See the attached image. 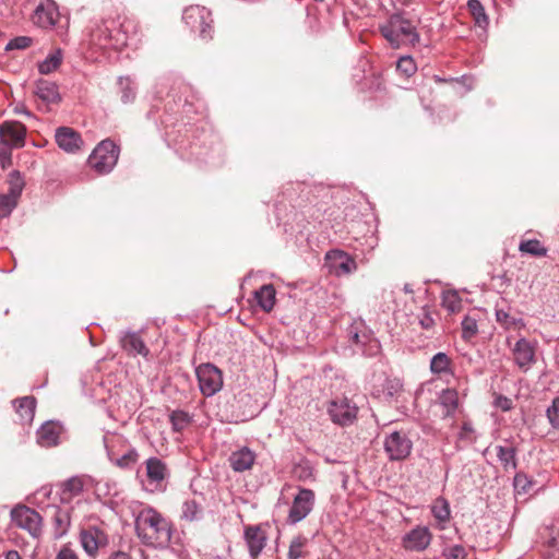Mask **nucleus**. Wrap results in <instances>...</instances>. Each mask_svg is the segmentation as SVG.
Here are the masks:
<instances>
[{"label":"nucleus","mask_w":559,"mask_h":559,"mask_svg":"<svg viewBox=\"0 0 559 559\" xmlns=\"http://www.w3.org/2000/svg\"><path fill=\"white\" fill-rule=\"evenodd\" d=\"M243 537L251 559H257L266 546V533L260 525H249L245 527Z\"/></svg>","instance_id":"6ab92c4d"},{"label":"nucleus","mask_w":559,"mask_h":559,"mask_svg":"<svg viewBox=\"0 0 559 559\" xmlns=\"http://www.w3.org/2000/svg\"><path fill=\"white\" fill-rule=\"evenodd\" d=\"M257 455L254 451H252L248 447H242L229 455V465L234 472L242 473L251 469L255 462Z\"/></svg>","instance_id":"5701e85b"},{"label":"nucleus","mask_w":559,"mask_h":559,"mask_svg":"<svg viewBox=\"0 0 559 559\" xmlns=\"http://www.w3.org/2000/svg\"><path fill=\"white\" fill-rule=\"evenodd\" d=\"M24 188V180L17 170H13L9 175V194L20 199Z\"/></svg>","instance_id":"c03bdc74"},{"label":"nucleus","mask_w":559,"mask_h":559,"mask_svg":"<svg viewBox=\"0 0 559 559\" xmlns=\"http://www.w3.org/2000/svg\"><path fill=\"white\" fill-rule=\"evenodd\" d=\"M326 265L337 276L350 274L356 270L355 260L342 250H331L325 254Z\"/></svg>","instance_id":"f3484780"},{"label":"nucleus","mask_w":559,"mask_h":559,"mask_svg":"<svg viewBox=\"0 0 559 559\" xmlns=\"http://www.w3.org/2000/svg\"><path fill=\"white\" fill-rule=\"evenodd\" d=\"M467 8L474 19L475 24L478 27L486 29L489 24V19L481 2L479 0H468Z\"/></svg>","instance_id":"72a5a7b5"},{"label":"nucleus","mask_w":559,"mask_h":559,"mask_svg":"<svg viewBox=\"0 0 559 559\" xmlns=\"http://www.w3.org/2000/svg\"><path fill=\"white\" fill-rule=\"evenodd\" d=\"M513 485L518 492H527L528 487L532 485V483L526 474L516 473L513 479Z\"/></svg>","instance_id":"5fc2aeb1"},{"label":"nucleus","mask_w":559,"mask_h":559,"mask_svg":"<svg viewBox=\"0 0 559 559\" xmlns=\"http://www.w3.org/2000/svg\"><path fill=\"white\" fill-rule=\"evenodd\" d=\"M133 509L134 527L140 540L153 548H165L171 539V525L159 512L151 507L136 506Z\"/></svg>","instance_id":"f03ea898"},{"label":"nucleus","mask_w":559,"mask_h":559,"mask_svg":"<svg viewBox=\"0 0 559 559\" xmlns=\"http://www.w3.org/2000/svg\"><path fill=\"white\" fill-rule=\"evenodd\" d=\"M35 94L45 103H58L61 99L58 85L48 80L36 82Z\"/></svg>","instance_id":"c85d7f7f"},{"label":"nucleus","mask_w":559,"mask_h":559,"mask_svg":"<svg viewBox=\"0 0 559 559\" xmlns=\"http://www.w3.org/2000/svg\"><path fill=\"white\" fill-rule=\"evenodd\" d=\"M546 415L551 427L559 429V397L552 400L551 405L546 411Z\"/></svg>","instance_id":"3c124183"},{"label":"nucleus","mask_w":559,"mask_h":559,"mask_svg":"<svg viewBox=\"0 0 559 559\" xmlns=\"http://www.w3.org/2000/svg\"><path fill=\"white\" fill-rule=\"evenodd\" d=\"M12 523L26 531L33 538H39L43 534V518L34 509L19 504L10 512Z\"/></svg>","instance_id":"0eeeda50"},{"label":"nucleus","mask_w":559,"mask_h":559,"mask_svg":"<svg viewBox=\"0 0 559 559\" xmlns=\"http://www.w3.org/2000/svg\"><path fill=\"white\" fill-rule=\"evenodd\" d=\"M63 427L59 421L48 420L36 431L37 442L43 448L56 447L60 443Z\"/></svg>","instance_id":"aec40b11"},{"label":"nucleus","mask_w":559,"mask_h":559,"mask_svg":"<svg viewBox=\"0 0 559 559\" xmlns=\"http://www.w3.org/2000/svg\"><path fill=\"white\" fill-rule=\"evenodd\" d=\"M5 559H22V558L16 550H9L5 554Z\"/></svg>","instance_id":"680f3d73"},{"label":"nucleus","mask_w":559,"mask_h":559,"mask_svg":"<svg viewBox=\"0 0 559 559\" xmlns=\"http://www.w3.org/2000/svg\"><path fill=\"white\" fill-rule=\"evenodd\" d=\"M307 539L302 536L295 537L289 545L287 557L288 559H300L305 556L304 547L306 546Z\"/></svg>","instance_id":"09e8293b"},{"label":"nucleus","mask_w":559,"mask_h":559,"mask_svg":"<svg viewBox=\"0 0 559 559\" xmlns=\"http://www.w3.org/2000/svg\"><path fill=\"white\" fill-rule=\"evenodd\" d=\"M136 32L135 22L126 16L108 17L97 24L90 34V44L100 50L119 51Z\"/></svg>","instance_id":"f257e3e1"},{"label":"nucleus","mask_w":559,"mask_h":559,"mask_svg":"<svg viewBox=\"0 0 559 559\" xmlns=\"http://www.w3.org/2000/svg\"><path fill=\"white\" fill-rule=\"evenodd\" d=\"M56 559H79V557L70 546L64 545L58 551Z\"/></svg>","instance_id":"13d9d810"},{"label":"nucleus","mask_w":559,"mask_h":559,"mask_svg":"<svg viewBox=\"0 0 559 559\" xmlns=\"http://www.w3.org/2000/svg\"><path fill=\"white\" fill-rule=\"evenodd\" d=\"M202 515V509L195 500H186L181 507V518L187 521H197Z\"/></svg>","instance_id":"a19ab883"},{"label":"nucleus","mask_w":559,"mask_h":559,"mask_svg":"<svg viewBox=\"0 0 559 559\" xmlns=\"http://www.w3.org/2000/svg\"><path fill=\"white\" fill-rule=\"evenodd\" d=\"M22 424H31L35 416L36 400L25 396L13 402Z\"/></svg>","instance_id":"7c9ffc66"},{"label":"nucleus","mask_w":559,"mask_h":559,"mask_svg":"<svg viewBox=\"0 0 559 559\" xmlns=\"http://www.w3.org/2000/svg\"><path fill=\"white\" fill-rule=\"evenodd\" d=\"M462 337L465 341L472 340L478 333L477 320L471 316H465L462 320Z\"/></svg>","instance_id":"de8ad7c7"},{"label":"nucleus","mask_w":559,"mask_h":559,"mask_svg":"<svg viewBox=\"0 0 559 559\" xmlns=\"http://www.w3.org/2000/svg\"><path fill=\"white\" fill-rule=\"evenodd\" d=\"M431 513L439 524L447 523L451 516L448 500L443 497H438L431 504Z\"/></svg>","instance_id":"f704fd0d"},{"label":"nucleus","mask_w":559,"mask_h":559,"mask_svg":"<svg viewBox=\"0 0 559 559\" xmlns=\"http://www.w3.org/2000/svg\"><path fill=\"white\" fill-rule=\"evenodd\" d=\"M498 461L506 472L515 471L518 467L516 449L498 444L496 445Z\"/></svg>","instance_id":"2f4dec72"},{"label":"nucleus","mask_w":559,"mask_h":559,"mask_svg":"<svg viewBox=\"0 0 559 559\" xmlns=\"http://www.w3.org/2000/svg\"><path fill=\"white\" fill-rule=\"evenodd\" d=\"M403 392V382L399 378H386L380 386H374L372 395L383 402L397 401Z\"/></svg>","instance_id":"4be33fe9"},{"label":"nucleus","mask_w":559,"mask_h":559,"mask_svg":"<svg viewBox=\"0 0 559 559\" xmlns=\"http://www.w3.org/2000/svg\"><path fill=\"white\" fill-rule=\"evenodd\" d=\"M396 70L406 78H409L417 71V66L411 56H402L396 62Z\"/></svg>","instance_id":"a18cd8bd"},{"label":"nucleus","mask_w":559,"mask_h":559,"mask_svg":"<svg viewBox=\"0 0 559 559\" xmlns=\"http://www.w3.org/2000/svg\"><path fill=\"white\" fill-rule=\"evenodd\" d=\"M120 344L129 355H141L145 358L150 355V349L136 332H123V334L120 336Z\"/></svg>","instance_id":"393cba45"},{"label":"nucleus","mask_w":559,"mask_h":559,"mask_svg":"<svg viewBox=\"0 0 559 559\" xmlns=\"http://www.w3.org/2000/svg\"><path fill=\"white\" fill-rule=\"evenodd\" d=\"M495 405L503 412H508L513 407L512 400L504 395L496 396Z\"/></svg>","instance_id":"4d7b16f0"},{"label":"nucleus","mask_w":559,"mask_h":559,"mask_svg":"<svg viewBox=\"0 0 559 559\" xmlns=\"http://www.w3.org/2000/svg\"><path fill=\"white\" fill-rule=\"evenodd\" d=\"M52 509L55 537L60 538L64 536L69 531L71 524L70 511L68 509H63L57 506H53Z\"/></svg>","instance_id":"cd10ccee"},{"label":"nucleus","mask_w":559,"mask_h":559,"mask_svg":"<svg viewBox=\"0 0 559 559\" xmlns=\"http://www.w3.org/2000/svg\"><path fill=\"white\" fill-rule=\"evenodd\" d=\"M460 80H461L462 82L472 81V79H471V78H467V76H465V75H464V76H462Z\"/></svg>","instance_id":"0e129e2a"},{"label":"nucleus","mask_w":559,"mask_h":559,"mask_svg":"<svg viewBox=\"0 0 559 559\" xmlns=\"http://www.w3.org/2000/svg\"><path fill=\"white\" fill-rule=\"evenodd\" d=\"M52 495V486L51 485H45L41 486L39 489H37L32 498L29 499V502L32 504L37 506L40 509H44L46 507H49V504H46V501L50 499V496Z\"/></svg>","instance_id":"79ce46f5"},{"label":"nucleus","mask_w":559,"mask_h":559,"mask_svg":"<svg viewBox=\"0 0 559 559\" xmlns=\"http://www.w3.org/2000/svg\"><path fill=\"white\" fill-rule=\"evenodd\" d=\"M199 389L204 396H213L223 386L222 371L213 364H201L195 368Z\"/></svg>","instance_id":"1a4fd4ad"},{"label":"nucleus","mask_w":559,"mask_h":559,"mask_svg":"<svg viewBox=\"0 0 559 559\" xmlns=\"http://www.w3.org/2000/svg\"><path fill=\"white\" fill-rule=\"evenodd\" d=\"M80 542L88 556H95L98 550L108 544L107 534L97 526H88L80 533Z\"/></svg>","instance_id":"2eb2a0df"},{"label":"nucleus","mask_w":559,"mask_h":559,"mask_svg":"<svg viewBox=\"0 0 559 559\" xmlns=\"http://www.w3.org/2000/svg\"><path fill=\"white\" fill-rule=\"evenodd\" d=\"M496 320L506 330L523 329L525 326L523 319L511 317L503 309L496 310Z\"/></svg>","instance_id":"4c0bfd02"},{"label":"nucleus","mask_w":559,"mask_h":559,"mask_svg":"<svg viewBox=\"0 0 559 559\" xmlns=\"http://www.w3.org/2000/svg\"><path fill=\"white\" fill-rule=\"evenodd\" d=\"M146 481L144 488L150 492H162L166 489V479L169 475L167 465L158 457H150L145 462Z\"/></svg>","instance_id":"9b49d317"},{"label":"nucleus","mask_w":559,"mask_h":559,"mask_svg":"<svg viewBox=\"0 0 559 559\" xmlns=\"http://www.w3.org/2000/svg\"><path fill=\"white\" fill-rule=\"evenodd\" d=\"M442 556L444 557V559H465L466 551L463 546L453 545L444 548L442 551Z\"/></svg>","instance_id":"864d4df0"},{"label":"nucleus","mask_w":559,"mask_h":559,"mask_svg":"<svg viewBox=\"0 0 559 559\" xmlns=\"http://www.w3.org/2000/svg\"><path fill=\"white\" fill-rule=\"evenodd\" d=\"M519 250L532 257H545L547 254V248L538 239L522 240Z\"/></svg>","instance_id":"e433bc0d"},{"label":"nucleus","mask_w":559,"mask_h":559,"mask_svg":"<svg viewBox=\"0 0 559 559\" xmlns=\"http://www.w3.org/2000/svg\"><path fill=\"white\" fill-rule=\"evenodd\" d=\"M421 326L425 329H429L432 325V319L429 316H426L425 319L420 321Z\"/></svg>","instance_id":"e2e57ef3"},{"label":"nucleus","mask_w":559,"mask_h":559,"mask_svg":"<svg viewBox=\"0 0 559 559\" xmlns=\"http://www.w3.org/2000/svg\"><path fill=\"white\" fill-rule=\"evenodd\" d=\"M328 414L334 424L345 427L356 420L358 407L345 396L336 397L329 403Z\"/></svg>","instance_id":"f8f14e48"},{"label":"nucleus","mask_w":559,"mask_h":559,"mask_svg":"<svg viewBox=\"0 0 559 559\" xmlns=\"http://www.w3.org/2000/svg\"><path fill=\"white\" fill-rule=\"evenodd\" d=\"M192 415L182 409H176L169 414V421L171 424L173 430L176 432L185 430L192 423Z\"/></svg>","instance_id":"c9c22d12"},{"label":"nucleus","mask_w":559,"mask_h":559,"mask_svg":"<svg viewBox=\"0 0 559 559\" xmlns=\"http://www.w3.org/2000/svg\"><path fill=\"white\" fill-rule=\"evenodd\" d=\"M348 337L356 352L374 357L381 352V344L364 321H354L348 328Z\"/></svg>","instance_id":"20e7f679"},{"label":"nucleus","mask_w":559,"mask_h":559,"mask_svg":"<svg viewBox=\"0 0 559 559\" xmlns=\"http://www.w3.org/2000/svg\"><path fill=\"white\" fill-rule=\"evenodd\" d=\"M384 452L390 461H404L413 450V441L403 431H393L385 436Z\"/></svg>","instance_id":"9d476101"},{"label":"nucleus","mask_w":559,"mask_h":559,"mask_svg":"<svg viewBox=\"0 0 559 559\" xmlns=\"http://www.w3.org/2000/svg\"><path fill=\"white\" fill-rule=\"evenodd\" d=\"M459 441H463L466 444H472L476 441L477 436L471 421H464L457 435Z\"/></svg>","instance_id":"8fccbe9b"},{"label":"nucleus","mask_w":559,"mask_h":559,"mask_svg":"<svg viewBox=\"0 0 559 559\" xmlns=\"http://www.w3.org/2000/svg\"><path fill=\"white\" fill-rule=\"evenodd\" d=\"M275 297L276 292L272 284H265L254 293L257 304L265 312H270L274 308Z\"/></svg>","instance_id":"c756f323"},{"label":"nucleus","mask_w":559,"mask_h":559,"mask_svg":"<svg viewBox=\"0 0 559 559\" xmlns=\"http://www.w3.org/2000/svg\"><path fill=\"white\" fill-rule=\"evenodd\" d=\"M86 485L83 476H72L58 484V495L62 504L71 503L75 498L82 496Z\"/></svg>","instance_id":"a211bd4d"},{"label":"nucleus","mask_w":559,"mask_h":559,"mask_svg":"<svg viewBox=\"0 0 559 559\" xmlns=\"http://www.w3.org/2000/svg\"><path fill=\"white\" fill-rule=\"evenodd\" d=\"M104 443L107 449V456L111 463L120 468H132L139 460V453L134 448H129L122 455L117 456L116 453L109 449L107 438H104Z\"/></svg>","instance_id":"bb28decb"},{"label":"nucleus","mask_w":559,"mask_h":559,"mask_svg":"<svg viewBox=\"0 0 559 559\" xmlns=\"http://www.w3.org/2000/svg\"><path fill=\"white\" fill-rule=\"evenodd\" d=\"M182 20L185 24L193 33H198L202 39L212 38V14L205 8L201 5H190L185 9L182 13Z\"/></svg>","instance_id":"423d86ee"},{"label":"nucleus","mask_w":559,"mask_h":559,"mask_svg":"<svg viewBox=\"0 0 559 559\" xmlns=\"http://www.w3.org/2000/svg\"><path fill=\"white\" fill-rule=\"evenodd\" d=\"M0 136L11 147H22L25 143L26 128L17 121H7L0 126Z\"/></svg>","instance_id":"412c9836"},{"label":"nucleus","mask_w":559,"mask_h":559,"mask_svg":"<svg viewBox=\"0 0 559 559\" xmlns=\"http://www.w3.org/2000/svg\"><path fill=\"white\" fill-rule=\"evenodd\" d=\"M14 110L17 114H22V115H25L27 117H33L32 112L29 110H27L24 105L16 106Z\"/></svg>","instance_id":"bf43d9fd"},{"label":"nucleus","mask_w":559,"mask_h":559,"mask_svg":"<svg viewBox=\"0 0 559 559\" xmlns=\"http://www.w3.org/2000/svg\"><path fill=\"white\" fill-rule=\"evenodd\" d=\"M432 540L429 527L416 525L402 536L401 545L406 551L421 552L426 550Z\"/></svg>","instance_id":"ddd939ff"},{"label":"nucleus","mask_w":559,"mask_h":559,"mask_svg":"<svg viewBox=\"0 0 559 559\" xmlns=\"http://www.w3.org/2000/svg\"><path fill=\"white\" fill-rule=\"evenodd\" d=\"M442 306L452 313L457 312L462 307L461 297L454 290L445 292L442 295Z\"/></svg>","instance_id":"37998d69"},{"label":"nucleus","mask_w":559,"mask_h":559,"mask_svg":"<svg viewBox=\"0 0 559 559\" xmlns=\"http://www.w3.org/2000/svg\"><path fill=\"white\" fill-rule=\"evenodd\" d=\"M119 147L110 140L102 141L88 157V165L99 175L108 174L116 166Z\"/></svg>","instance_id":"39448f33"},{"label":"nucleus","mask_w":559,"mask_h":559,"mask_svg":"<svg viewBox=\"0 0 559 559\" xmlns=\"http://www.w3.org/2000/svg\"><path fill=\"white\" fill-rule=\"evenodd\" d=\"M110 559H131L130 555L123 551L114 554Z\"/></svg>","instance_id":"052dcab7"},{"label":"nucleus","mask_w":559,"mask_h":559,"mask_svg":"<svg viewBox=\"0 0 559 559\" xmlns=\"http://www.w3.org/2000/svg\"><path fill=\"white\" fill-rule=\"evenodd\" d=\"M62 53L60 49L55 50L48 55L41 62L38 63V71L41 74H49L53 72L61 63Z\"/></svg>","instance_id":"58836bf2"},{"label":"nucleus","mask_w":559,"mask_h":559,"mask_svg":"<svg viewBox=\"0 0 559 559\" xmlns=\"http://www.w3.org/2000/svg\"><path fill=\"white\" fill-rule=\"evenodd\" d=\"M512 355L514 364L526 372L536 362V345L527 338L521 337L515 342Z\"/></svg>","instance_id":"4468645a"},{"label":"nucleus","mask_w":559,"mask_h":559,"mask_svg":"<svg viewBox=\"0 0 559 559\" xmlns=\"http://www.w3.org/2000/svg\"><path fill=\"white\" fill-rule=\"evenodd\" d=\"M443 417H452L459 407V394L455 390H443L439 396Z\"/></svg>","instance_id":"473e14b6"},{"label":"nucleus","mask_w":559,"mask_h":559,"mask_svg":"<svg viewBox=\"0 0 559 559\" xmlns=\"http://www.w3.org/2000/svg\"><path fill=\"white\" fill-rule=\"evenodd\" d=\"M451 359L445 353L439 352L430 360V370L435 374L450 372Z\"/></svg>","instance_id":"ea45409f"},{"label":"nucleus","mask_w":559,"mask_h":559,"mask_svg":"<svg viewBox=\"0 0 559 559\" xmlns=\"http://www.w3.org/2000/svg\"><path fill=\"white\" fill-rule=\"evenodd\" d=\"M295 474L299 479L306 480L308 478H311L313 476V469L309 465H301L299 464L295 468Z\"/></svg>","instance_id":"6e6d98bb"},{"label":"nucleus","mask_w":559,"mask_h":559,"mask_svg":"<svg viewBox=\"0 0 559 559\" xmlns=\"http://www.w3.org/2000/svg\"><path fill=\"white\" fill-rule=\"evenodd\" d=\"M55 139L58 146L68 153L76 152L82 144L80 134L69 127H59L56 130Z\"/></svg>","instance_id":"b1692460"},{"label":"nucleus","mask_w":559,"mask_h":559,"mask_svg":"<svg viewBox=\"0 0 559 559\" xmlns=\"http://www.w3.org/2000/svg\"><path fill=\"white\" fill-rule=\"evenodd\" d=\"M59 9L53 0H41L36 7L32 20L41 28H52L59 19Z\"/></svg>","instance_id":"dca6fc26"},{"label":"nucleus","mask_w":559,"mask_h":559,"mask_svg":"<svg viewBox=\"0 0 559 559\" xmlns=\"http://www.w3.org/2000/svg\"><path fill=\"white\" fill-rule=\"evenodd\" d=\"M379 31L395 49L406 45L415 46L420 39L412 22L397 13L392 14L385 23L381 24Z\"/></svg>","instance_id":"7ed1b4c3"},{"label":"nucleus","mask_w":559,"mask_h":559,"mask_svg":"<svg viewBox=\"0 0 559 559\" xmlns=\"http://www.w3.org/2000/svg\"><path fill=\"white\" fill-rule=\"evenodd\" d=\"M314 502L316 495L313 490L298 487V492L295 495L288 511L287 522L293 525L301 522L311 513Z\"/></svg>","instance_id":"6e6552de"},{"label":"nucleus","mask_w":559,"mask_h":559,"mask_svg":"<svg viewBox=\"0 0 559 559\" xmlns=\"http://www.w3.org/2000/svg\"><path fill=\"white\" fill-rule=\"evenodd\" d=\"M32 43L33 39L28 36H17L7 44L5 50L26 49Z\"/></svg>","instance_id":"603ef678"},{"label":"nucleus","mask_w":559,"mask_h":559,"mask_svg":"<svg viewBox=\"0 0 559 559\" xmlns=\"http://www.w3.org/2000/svg\"><path fill=\"white\" fill-rule=\"evenodd\" d=\"M19 199L5 193L0 194V218L10 216L12 211L16 207Z\"/></svg>","instance_id":"49530a36"},{"label":"nucleus","mask_w":559,"mask_h":559,"mask_svg":"<svg viewBox=\"0 0 559 559\" xmlns=\"http://www.w3.org/2000/svg\"><path fill=\"white\" fill-rule=\"evenodd\" d=\"M117 94L119 95L122 104H132L138 94L136 82L129 75L119 76L117 79Z\"/></svg>","instance_id":"a878e982"}]
</instances>
